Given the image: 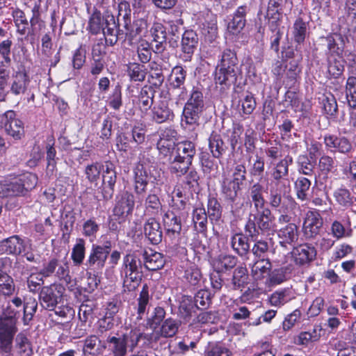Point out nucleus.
<instances>
[{"label": "nucleus", "mask_w": 356, "mask_h": 356, "mask_svg": "<svg viewBox=\"0 0 356 356\" xmlns=\"http://www.w3.org/2000/svg\"><path fill=\"white\" fill-rule=\"evenodd\" d=\"M289 161L284 159L276 164L273 172V179L268 184V203L279 213L280 223L291 220V212L296 207V202L286 194L290 191V181L286 178L288 175Z\"/></svg>", "instance_id": "obj_1"}, {"label": "nucleus", "mask_w": 356, "mask_h": 356, "mask_svg": "<svg viewBox=\"0 0 356 356\" xmlns=\"http://www.w3.org/2000/svg\"><path fill=\"white\" fill-rule=\"evenodd\" d=\"M241 74V71L236 51L225 49L222 52L215 70L214 80L216 89L222 94H226L230 88L236 84Z\"/></svg>", "instance_id": "obj_2"}, {"label": "nucleus", "mask_w": 356, "mask_h": 356, "mask_svg": "<svg viewBox=\"0 0 356 356\" xmlns=\"http://www.w3.org/2000/svg\"><path fill=\"white\" fill-rule=\"evenodd\" d=\"M143 262L137 252L127 254L122 260L120 275L124 291H134L140 284L143 277Z\"/></svg>", "instance_id": "obj_3"}, {"label": "nucleus", "mask_w": 356, "mask_h": 356, "mask_svg": "<svg viewBox=\"0 0 356 356\" xmlns=\"http://www.w3.org/2000/svg\"><path fill=\"white\" fill-rule=\"evenodd\" d=\"M245 230L250 238L262 234H273L277 231L275 218L268 208L252 210L249 214Z\"/></svg>", "instance_id": "obj_4"}, {"label": "nucleus", "mask_w": 356, "mask_h": 356, "mask_svg": "<svg viewBox=\"0 0 356 356\" xmlns=\"http://www.w3.org/2000/svg\"><path fill=\"white\" fill-rule=\"evenodd\" d=\"M143 336L138 330L132 329L119 337L108 336L106 338L108 349L111 356H127L138 346Z\"/></svg>", "instance_id": "obj_5"}, {"label": "nucleus", "mask_w": 356, "mask_h": 356, "mask_svg": "<svg viewBox=\"0 0 356 356\" xmlns=\"http://www.w3.org/2000/svg\"><path fill=\"white\" fill-rule=\"evenodd\" d=\"M112 249L110 241L104 242V245L92 244L85 266L88 270L102 271L105 267L106 261Z\"/></svg>", "instance_id": "obj_6"}, {"label": "nucleus", "mask_w": 356, "mask_h": 356, "mask_svg": "<svg viewBox=\"0 0 356 356\" xmlns=\"http://www.w3.org/2000/svg\"><path fill=\"white\" fill-rule=\"evenodd\" d=\"M63 290V286L56 284L43 286L39 295L42 307L49 311L54 310L62 299Z\"/></svg>", "instance_id": "obj_7"}, {"label": "nucleus", "mask_w": 356, "mask_h": 356, "mask_svg": "<svg viewBox=\"0 0 356 356\" xmlns=\"http://www.w3.org/2000/svg\"><path fill=\"white\" fill-rule=\"evenodd\" d=\"M17 327L9 319H0V352L10 353L13 349V342Z\"/></svg>", "instance_id": "obj_8"}, {"label": "nucleus", "mask_w": 356, "mask_h": 356, "mask_svg": "<svg viewBox=\"0 0 356 356\" xmlns=\"http://www.w3.org/2000/svg\"><path fill=\"white\" fill-rule=\"evenodd\" d=\"M294 213V209L291 212V220L288 222L280 223L279 222V217L277 218V222L280 225H285L284 227L277 229V237L279 238L280 245L286 248L288 246H294L298 240V226L291 222Z\"/></svg>", "instance_id": "obj_9"}, {"label": "nucleus", "mask_w": 356, "mask_h": 356, "mask_svg": "<svg viewBox=\"0 0 356 356\" xmlns=\"http://www.w3.org/2000/svg\"><path fill=\"white\" fill-rule=\"evenodd\" d=\"M199 38L197 33L192 30H186L181 36L180 43V58L184 62H189L197 48Z\"/></svg>", "instance_id": "obj_10"}, {"label": "nucleus", "mask_w": 356, "mask_h": 356, "mask_svg": "<svg viewBox=\"0 0 356 356\" xmlns=\"http://www.w3.org/2000/svg\"><path fill=\"white\" fill-rule=\"evenodd\" d=\"M323 225V218L318 211H307L302 226L304 236L307 238H315L320 234Z\"/></svg>", "instance_id": "obj_11"}, {"label": "nucleus", "mask_w": 356, "mask_h": 356, "mask_svg": "<svg viewBox=\"0 0 356 356\" xmlns=\"http://www.w3.org/2000/svg\"><path fill=\"white\" fill-rule=\"evenodd\" d=\"M103 167L102 186L100 188L102 198L105 200H110L114 193V186L116 182V172L112 163L106 162Z\"/></svg>", "instance_id": "obj_12"}, {"label": "nucleus", "mask_w": 356, "mask_h": 356, "mask_svg": "<svg viewBox=\"0 0 356 356\" xmlns=\"http://www.w3.org/2000/svg\"><path fill=\"white\" fill-rule=\"evenodd\" d=\"M204 111L197 110L188 105H184L181 125L185 130L196 131L200 127V120Z\"/></svg>", "instance_id": "obj_13"}, {"label": "nucleus", "mask_w": 356, "mask_h": 356, "mask_svg": "<svg viewBox=\"0 0 356 356\" xmlns=\"http://www.w3.org/2000/svg\"><path fill=\"white\" fill-rule=\"evenodd\" d=\"M152 42L155 43L152 50L155 54H162L167 47L166 28L161 23H154L150 29Z\"/></svg>", "instance_id": "obj_14"}, {"label": "nucleus", "mask_w": 356, "mask_h": 356, "mask_svg": "<svg viewBox=\"0 0 356 356\" xmlns=\"http://www.w3.org/2000/svg\"><path fill=\"white\" fill-rule=\"evenodd\" d=\"M30 82L29 76L26 70H18L12 75L10 91L15 96L24 95L27 91Z\"/></svg>", "instance_id": "obj_15"}, {"label": "nucleus", "mask_w": 356, "mask_h": 356, "mask_svg": "<svg viewBox=\"0 0 356 356\" xmlns=\"http://www.w3.org/2000/svg\"><path fill=\"white\" fill-rule=\"evenodd\" d=\"M293 254L296 264L299 266H304L314 261L316 257L317 252L312 244L303 243L296 247L293 249Z\"/></svg>", "instance_id": "obj_16"}, {"label": "nucleus", "mask_w": 356, "mask_h": 356, "mask_svg": "<svg viewBox=\"0 0 356 356\" xmlns=\"http://www.w3.org/2000/svg\"><path fill=\"white\" fill-rule=\"evenodd\" d=\"M248 11L249 8L245 5L238 7L227 23V30L230 33L237 35L242 31L246 24V15Z\"/></svg>", "instance_id": "obj_17"}, {"label": "nucleus", "mask_w": 356, "mask_h": 356, "mask_svg": "<svg viewBox=\"0 0 356 356\" xmlns=\"http://www.w3.org/2000/svg\"><path fill=\"white\" fill-rule=\"evenodd\" d=\"M134 204V196L131 193L124 192L117 197L113 211V215L119 218L128 216L132 213Z\"/></svg>", "instance_id": "obj_18"}, {"label": "nucleus", "mask_w": 356, "mask_h": 356, "mask_svg": "<svg viewBox=\"0 0 356 356\" xmlns=\"http://www.w3.org/2000/svg\"><path fill=\"white\" fill-rule=\"evenodd\" d=\"M25 251V243L17 235L0 241V254L18 255Z\"/></svg>", "instance_id": "obj_19"}, {"label": "nucleus", "mask_w": 356, "mask_h": 356, "mask_svg": "<svg viewBox=\"0 0 356 356\" xmlns=\"http://www.w3.org/2000/svg\"><path fill=\"white\" fill-rule=\"evenodd\" d=\"M163 222L168 236L173 238L179 236L181 231V218L173 211H168L164 213Z\"/></svg>", "instance_id": "obj_20"}, {"label": "nucleus", "mask_w": 356, "mask_h": 356, "mask_svg": "<svg viewBox=\"0 0 356 356\" xmlns=\"http://www.w3.org/2000/svg\"><path fill=\"white\" fill-rule=\"evenodd\" d=\"M152 120L156 123L161 124L172 120L174 113L168 106L167 101L162 100L156 103L151 110Z\"/></svg>", "instance_id": "obj_21"}, {"label": "nucleus", "mask_w": 356, "mask_h": 356, "mask_svg": "<svg viewBox=\"0 0 356 356\" xmlns=\"http://www.w3.org/2000/svg\"><path fill=\"white\" fill-rule=\"evenodd\" d=\"M144 234L153 245H157L162 241L163 232L160 223L154 218H149L144 224Z\"/></svg>", "instance_id": "obj_22"}, {"label": "nucleus", "mask_w": 356, "mask_h": 356, "mask_svg": "<svg viewBox=\"0 0 356 356\" xmlns=\"http://www.w3.org/2000/svg\"><path fill=\"white\" fill-rule=\"evenodd\" d=\"M301 59L302 55L300 54L298 60L290 61L289 65H285L286 73L282 81L285 88L291 89L296 87L298 78L301 72V68L298 64V61Z\"/></svg>", "instance_id": "obj_23"}, {"label": "nucleus", "mask_w": 356, "mask_h": 356, "mask_svg": "<svg viewBox=\"0 0 356 356\" xmlns=\"http://www.w3.org/2000/svg\"><path fill=\"white\" fill-rule=\"evenodd\" d=\"M324 142L326 147L333 153L346 154L349 152L352 148L350 142L344 137L337 138L334 136H325Z\"/></svg>", "instance_id": "obj_24"}, {"label": "nucleus", "mask_w": 356, "mask_h": 356, "mask_svg": "<svg viewBox=\"0 0 356 356\" xmlns=\"http://www.w3.org/2000/svg\"><path fill=\"white\" fill-rule=\"evenodd\" d=\"M104 24L102 30L104 35H110L113 37L108 40L111 45H114L118 38L120 33L119 24L115 22V17L113 15H106L104 17ZM108 41V40H106Z\"/></svg>", "instance_id": "obj_25"}, {"label": "nucleus", "mask_w": 356, "mask_h": 356, "mask_svg": "<svg viewBox=\"0 0 356 356\" xmlns=\"http://www.w3.org/2000/svg\"><path fill=\"white\" fill-rule=\"evenodd\" d=\"M329 54L337 56H342L344 49V38L339 33H331L324 38Z\"/></svg>", "instance_id": "obj_26"}, {"label": "nucleus", "mask_w": 356, "mask_h": 356, "mask_svg": "<svg viewBox=\"0 0 356 356\" xmlns=\"http://www.w3.org/2000/svg\"><path fill=\"white\" fill-rule=\"evenodd\" d=\"M144 251L143 256L144 259V266L149 270H157L163 267L165 259L163 255L158 252Z\"/></svg>", "instance_id": "obj_27"}, {"label": "nucleus", "mask_w": 356, "mask_h": 356, "mask_svg": "<svg viewBox=\"0 0 356 356\" xmlns=\"http://www.w3.org/2000/svg\"><path fill=\"white\" fill-rule=\"evenodd\" d=\"M134 189L137 194L145 192L148 184V175L143 164L138 163L134 169Z\"/></svg>", "instance_id": "obj_28"}, {"label": "nucleus", "mask_w": 356, "mask_h": 356, "mask_svg": "<svg viewBox=\"0 0 356 356\" xmlns=\"http://www.w3.org/2000/svg\"><path fill=\"white\" fill-rule=\"evenodd\" d=\"M208 215L202 207H196L193 211V222L195 230L200 233L207 231Z\"/></svg>", "instance_id": "obj_29"}, {"label": "nucleus", "mask_w": 356, "mask_h": 356, "mask_svg": "<svg viewBox=\"0 0 356 356\" xmlns=\"http://www.w3.org/2000/svg\"><path fill=\"white\" fill-rule=\"evenodd\" d=\"M231 246L241 257H245L250 252L248 238L242 234H235L231 238Z\"/></svg>", "instance_id": "obj_30"}, {"label": "nucleus", "mask_w": 356, "mask_h": 356, "mask_svg": "<svg viewBox=\"0 0 356 356\" xmlns=\"http://www.w3.org/2000/svg\"><path fill=\"white\" fill-rule=\"evenodd\" d=\"M155 90L152 86H144L138 95V104L143 109L147 111L149 109L154 102Z\"/></svg>", "instance_id": "obj_31"}, {"label": "nucleus", "mask_w": 356, "mask_h": 356, "mask_svg": "<svg viewBox=\"0 0 356 356\" xmlns=\"http://www.w3.org/2000/svg\"><path fill=\"white\" fill-rule=\"evenodd\" d=\"M327 73L326 76L329 79H337L340 78L344 72V60H340L337 58H330L327 59Z\"/></svg>", "instance_id": "obj_32"}, {"label": "nucleus", "mask_w": 356, "mask_h": 356, "mask_svg": "<svg viewBox=\"0 0 356 356\" xmlns=\"http://www.w3.org/2000/svg\"><path fill=\"white\" fill-rule=\"evenodd\" d=\"M249 276L245 266H238L233 272L232 284L234 290H242L248 284Z\"/></svg>", "instance_id": "obj_33"}, {"label": "nucleus", "mask_w": 356, "mask_h": 356, "mask_svg": "<svg viewBox=\"0 0 356 356\" xmlns=\"http://www.w3.org/2000/svg\"><path fill=\"white\" fill-rule=\"evenodd\" d=\"M237 263V259L229 254H220L213 261V267L215 270L220 273L224 272L234 268Z\"/></svg>", "instance_id": "obj_34"}, {"label": "nucleus", "mask_w": 356, "mask_h": 356, "mask_svg": "<svg viewBox=\"0 0 356 356\" xmlns=\"http://www.w3.org/2000/svg\"><path fill=\"white\" fill-rule=\"evenodd\" d=\"M86 256V241L77 238L71 252V259L74 266H80L83 263Z\"/></svg>", "instance_id": "obj_35"}, {"label": "nucleus", "mask_w": 356, "mask_h": 356, "mask_svg": "<svg viewBox=\"0 0 356 356\" xmlns=\"http://www.w3.org/2000/svg\"><path fill=\"white\" fill-rule=\"evenodd\" d=\"M272 264L268 259H259L254 262L252 266V275L258 280L269 275Z\"/></svg>", "instance_id": "obj_36"}, {"label": "nucleus", "mask_w": 356, "mask_h": 356, "mask_svg": "<svg viewBox=\"0 0 356 356\" xmlns=\"http://www.w3.org/2000/svg\"><path fill=\"white\" fill-rule=\"evenodd\" d=\"M5 131L15 140L20 139L24 135V123L19 119L16 118L15 111L13 118L8 122Z\"/></svg>", "instance_id": "obj_37"}, {"label": "nucleus", "mask_w": 356, "mask_h": 356, "mask_svg": "<svg viewBox=\"0 0 356 356\" xmlns=\"http://www.w3.org/2000/svg\"><path fill=\"white\" fill-rule=\"evenodd\" d=\"M185 105H188L189 107L197 108V110H202V111H204V97L203 95L202 90L200 88H193L189 95V98L188 99Z\"/></svg>", "instance_id": "obj_38"}, {"label": "nucleus", "mask_w": 356, "mask_h": 356, "mask_svg": "<svg viewBox=\"0 0 356 356\" xmlns=\"http://www.w3.org/2000/svg\"><path fill=\"white\" fill-rule=\"evenodd\" d=\"M104 24V20L101 12L95 8L88 20V30L91 34L97 35L103 29Z\"/></svg>", "instance_id": "obj_39"}, {"label": "nucleus", "mask_w": 356, "mask_h": 356, "mask_svg": "<svg viewBox=\"0 0 356 356\" xmlns=\"http://www.w3.org/2000/svg\"><path fill=\"white\" fill-rule=\"evenodd\" d=\"M186 70L181 65H177L172 70V79L170 87L173 89H185L184 83L186 77Z\"/></svg>", "instance_id": "obj_40"}, {"label": "nucleus", "mask_w": 356, "mask_h": 356, "mask_svg": "<svg viewBox=\"0 0 356 356\" xmlns=\"http://www.w3.org/2000/svg\"><path fill=\"white\" fill-rule=\"evenodd\" d=\"M209 147L213 156L222 155L227 153V146L222 141L221 136L213 132L209 138Z\"/></svg>", "instance_id": "obj_41"}, {"label": "nucleus", "mask_w": 356, "mask_h": 356, "mask_svg": "<svg viewBox=\"0 0 356 356\" xmlns=\"http://www.w3.org/2000/svg\"><path fill=\"white\" fill-rule=\"evenodd\" d=\"M307 34V24L301 17L296 19L293 26V36L295 42L298 44L305 42Z\"/></svg>", "instance_id": "obj_42"}, {"label": "nucleus", "mask_w": 356, "mask_h": 356, "mask_svg": "<svg viewBox=\"0 0 356 356\" xmlns=\"http://www.w3.org/2000/svg\"><path fill=\"white\" fill-rule=\"evenodd\" d=\"M127 73L131 81L142 82L146 77V67L137 63H129L127 65Z\"/></svg>", "instance_id": "obj_43"}, {"label": "nucleus", "mask_w": 356, "mask_h": 356, "mask_svg": "<svg viewBox=\"0 0 356 356\" xmlns=\"http://www.w3.org/2000/svg\"><path fill=\"white\" fill-rule=\"evenodd\" d=\"M150 296L149 295V287L147 284L143 286V289L137 299V314L138 319H142L143 315L147 311L149 305Z\"/></svg>", "instance_id": "obj_44"}, {"label": "nucleus", "mask_w": 356, "mask_h": 356, "mask_svg": "<svg viewBox=\"0 0 356 356\" xmlns=\"http://www.w3.org/2000/svg\"><path fill=\"white\" fill-rule=\"evenodd\" d=\"M263 187L259 184H255L250 188V197L254 205V211L265 209V200L262 195Z\"/></svg>", "instance_id": "obj_45"}, {"label": "nucleus", "mask_w": 356, "mask_h": 356, "mask_svg": "<svg viewBox=\"0 0 356 356\" xmlns=\"http://www.w3.org/2000/svg\"><path fill=\"white\" fill-rule=\"evenodd\" d=\"M207 215L211 222H218L222 216V207L215 197H209L207 203Z\"/></svg>", "instance_id": "obj_46"}, {"label": "nucleus", "mask_w": 356, "mask_h": 356, "mask_svg": "<svg viewBox=\"0 0 356 356\" xmlns=\"http://www.w3.org/2000/svg\"><path fill=\"white\" fill-rule=\"evenodd\" d=\"M15 346L21 356H31L33 350L31 342L23 333H19L15 338Z\"/></svg>", "instance_id": "obj_47"}, {"label": "nucleus", "mask_w": 356, "mask_h": 356, "mask_svg": "<svg viewBox=\"0 0 356 356\" xmlns=\"http://www.w3.org/2000/svg\"><path fill=\"white\" fill-rule=\"evenodd\" d=\"M292 299L289 289H282L274 292L270 297V302L272 305L280 307Z\"/></svg>", "instance_id": "obj_48"}, {"label": "nucleus", "mask_w": 356, "mask_h": 356, "mask_svg": "<svg viewBox=\"0 0 356 356\" xmlns=\"http://www.w3.org/2000/svg\"><path fill=\"white\" fill-rule=\"evenodd\" d=\"M330 230L332 235L337 240L350 237L353 234L352 229L350 227H345V226L338 220H334L332 222Z\"/></svg>", "instance_id": "obj_49"}, {"label": "nucleus", "mask_w": 356, "mask_h": 356, "mask_svg": "<svg viewBox=\"0 0 356 356\" xmlns=\"http://www.w3.org/2000/svg\"><path fill=\"white\" fill-rule=\"evenodd\" d=\"M184 277L191 285L196 286L201 281L202 274L195 264H191L186 269Z\"/></svg>", "instance_id": "obj_50"}, {"label": "nucleus", "mask_w": 356, "mask_h": 356, "mask_svg": "<svg viewBox=\"0 0 356 356\" xmlns=\"http://www.w3.org/2000/svg\"><path fill=\"white\" fill-rule=\"evenodd\" d=\"M192 157H174V160L171 161L170 169L173 172L180 173L183 175L186 173L191 164Z\"/></svg>", "instance_id": "obj_51"}, {"label": "nucleus", "mask_w": 356, "mask_h": 356, "mask_svg": "<svg viewBox=\"0 0 356 356\" xmlns=\"http://www.w3.org/2000/svg\"><path fill=\"white\" fill-rule=\"evenodd\" d=\"M6 197L8 196H19L21 195H24L25 193V190L22 185V182L19 181V178L15 177L12 181L9 183H6Z\"/></svg>", "instance_id": "obj_52"}, {"label": "nucleus", "mask_w": 356, "mask_h": 356, "mask_svg": "<svg viewBox=\"0 0 356 356\" xmlns=\"http://www.w3.org/2000/svg\"><path fill=\"white\" fill-rule=\"evenodd\" d=\"M311 186V181L305 177L298 178L295 183L296 195L302 201L307 199V191Z\"/></svg>", "instance_id": "obj_53"}, {"label": "nucleus", "mask_w": 356, "mask_h": 356, "mask_svg": "<svg viewBox=\"0 0 356 356\" xmlns=\"http://www.w3.org/2000/svg\"><path fill=\"white\" fill-rule=\"evenodd\" d=\"M346 98L350 107L356 108V77L348 78L346 86Z\"/></svg>", "instance_id": "obj_54"}, {"label": "nucleus", "mask_w": 356, "mask_h": 356, "mask_svg": "<svg viewBox=\"0 0 356 356\" xmlns=\"http://www.w3.org/2000/svg\"><path fill=\"white\" fill-rule=\"evenodd\" d=\"M179 324L171 318H167L161 325V334L164 337H172L178 331Z\"/></svg>", "instance_id": "obj_55"}, {"label": "nucleus", "mask_w": 356, "mask_h": 356, "mask_svg": "<svg viewBox=\"0 0 356 356\" xmlns=\"http://www.w3.org/2000/svg\"><path fill=\"white\" fill-rule=\"evenodd\" d=\"M325 113L330 116H334L338 111V106L334 96L332 94L324 95L322 99Z\"/></svg>", "instance_id": "obj_56"}, {"label": "nucleus", "mask_w": 356, "mask_h": 356, "mask_svg": "<svg viewBox=\"0 0 356 356\" xmlns=\"http://www.w3.org/2000/svg\"><path fill=\"white\" fill-rule=\"evenodd\" d=\"M335 200L343 207H350L353 204V196L350 192L345 188H337L334 193Z\"/></svg>", "instance_id": "obj_57"}, {"label": "nucleus", "mask_w": 356, "mask_h": 356, "mask_svg": "<svg viewBox=\"0 0 356 356\" xmlns=\"http://www.w3.org/2000/svg\"><path fill=\"white\" fill-rule=\"evenodd\" d=\"M240 190V186L229 179L224 180L222 183V193L226 197L234 202L237 196V192Z\"/></svg>", "instance_id": "obj_58"}, {"label": "nucleus", "mask_w": 356, "mask_h": 356, "mask_svg": "<svg viewBox=\"0 0 356 356\" xmlns=\"http://www.w3.org/2000/svg\"><path fill=\"white\" fill-rule=\"evenodd\" d=\"M15 289V285L13 279L8 274L3 275L0 282V294L10 296L14 293Z\"/></svg>", "instance_id": "obj_59"}, {"label": "nucleus", "mask_w": 356, "mask_h": 356, "mask_svg": "<svg viewBox=\"0 0 356 356\" xmlns=\"http://www.w3.org/2000/svg\"><path fill=\"white\" fill-rule=\"evenodd\" d=\"M54 277L59 280H63L66 283H70L71 281V277L70 275V268L68 262L66 261H58V267L56 268Z\"/></svg>", "instance_id": "obj_60"}, {"label": "nucleus", "mask_w": 356, "mask_h": 356, "mask_svg": "<svg viewBox=\"0 0 356 356\" xmlns=\"http://www.w3.org/2000/svg\"><path fill=\"white\" fill-rule=\"evenodd\" d=\"M99 230V225L94 219H88L83 224V234L86 237L91 238V241L96 238Z\"/></svg>", "instance_id": "obj_61"}, {"label": "nucleus", "mask_w": 356, "mask_h": 356, "mask_svg": "<svg viewBox=\"0 0 356 356\" xmlns=\"http://www.w3.org/2000/svg\"><path fill=\"white\" fill-rule=\"evenodd\" d=\"M17 177L22 182V185L23 186L26 192L32 190L37 185L38 177L35 174L26 172L17 176Z\"/></svg>", "instance_id": "obj_62"}, {"label": "nucleus", "mask_w": 356, "mask_h": 356, "mask_svg": "<svg viewBox=\"0 0 356 356\" xmlns=\"http://www.w3.org/2000/svg\"><path fill=\"white\" fill-rule=\"evenodd\" d=\"M122 105V88L118 85L113 90L112 94L108 98V106L115 111H118Z\"/></svg>", "instance_id": "obj_63"}, {"label": "nucleus", "mask_w": 356, "mask_h": 356, "mask_svg": "<svg viewBox=\"0 0 356 356\" xmlns=\"http://www.w3.org/2000/svg\"><path fill=\"white\" fill-rule=\"evenodd\" d=\"M206 356H232L230 350L220 343H213L209 346Z\"/></svg>", "instance_id": "obj_64"}]
</instances>
